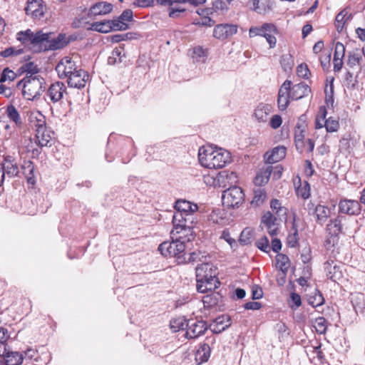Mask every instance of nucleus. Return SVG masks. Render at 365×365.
I'll use <instances>...</instances> for the list:
<instances>
[{"instance_id":"f257e3e1","label":"nucleus","mask_w":365,"mask_h":365,"mask_svg":"<svg viewBox=\"0 0 365 365\" xmlns=\"http://www.w3.org/2000/svg\"><path fill=\"white\" fill-rule=\"evenodd\" d=\"M176 212L173 216V229L170 235H174L185 232L188 240L194 239L192 229L197 222L195 212L198 210L196 204L185 200H178L175 202Z\"/></svg>"},{"instance_id":"f03ea898","label":"nucleus","mask_w":365,"mask_h":365,"mask_svg":"<svg viewBox=\"0 0 365 365\" xmlns=\"http://www.w3.org/2000/svg\"><path fill=\"white\" fill-rule=\"evenodd\" d=\"M200 165L208 169H218L230 162V153L222 148L212 145H204L198 150Z\"/></svg>"},{"instance_id":"7ed1b4c3","label":"nucleus","mask_w":365,"mask_h":365,"mask_svg":"<svg viewBox=\"0 0 365 365\" xmlns=\"http://www.w3.org/2000/svg\"><path fill=\"white\" fill-rule=\"evenodd\" d=\"M197 290L205 293L213 291L220 285L216 267L211 263L203 262L195 268Z\"/></svg>"},{"instance_id":"20e7f679","label":"nucleus","mask_w":365,"mask_h":365,"mask_svg":"<svg viewBox=\"0 0 365 365\" xmlns=\"http://www.w3.org/2000/svg\"><path fill=\"white\" fill-rule=\"evenodd\" d=\"M172 242H164L159 245L158 250L165 257H173L176 259L178 264H182L186 262L185 257V241L190 242L185 236V232L174 235H171Z\"/></svg>"},{"instance_id":"39448f33","label":"nucleus","mask_w":365,"mask_h":365,"mask_svg":"<svg viewBox=\"0 0 365 365\" xmlns=\"http://www.w3.org/2000/svg\"><path fill=\"white\" fill-rule=\"evenodd\" d=\"M48 33H43L42 31L33 32L31 29L24 31H19L16 34V38L25 47L34 52L48 51Z\"/></svg>"},{"instance_id":"423d86ee","label":"nucleus","mask_w":365,"mask_h":365,"mask_svg":"<svg viewBox=\"0 0 365 365\" xmlns=\"http://www.w3.org/2000/svg\"><path fill=\"white\" fill-rule=\"evenodd\" d=\"M44 79L38 76L26 75L17 83V87L22 86V95L29 100L33 101L38 98L44 91Z\"/></svg>"},{"instance_id":"0eeeda50","label":"nucleus","mask_w":365,"mask_h":365,"mask_svg":"<svg viewBox=\"0 0 365 365\" xmlns=\"http://www.w3.org/2000/svg\"><path fill=\"white\" fill-rule=\"evenodd\" d=\"M222 200L227 207H238L245 200V194L241 187L233 186L223 191Z\"/></svg>"},{"instance_id":"6e6552de","label":"nucleus","mask_w":365,"mask_h":365,"mask_svg":"<svg viewBox=\"0 0 365 365\" xmlns=\"http://www.w3.org/2000/svg\"><path fill=\"white\" fill-rule=\"evenodd\" d=\"M78 69L76 62L69 56L61 59L56 66V71L60 78H68Z\"/></svg>"},{"instance_id":"1a4fd4ad","label":"nucleus","mask_w":365,"mask_h":365,"mask_svg":"<svg viewBox=\"0 0 365 365\" xmlns=\"http://www.w3.org/2000/svg\"><path fill=\"white\" fill-rule=\"evenodd\" d=\"M66 94V86L61 81L51 83L46 91V96L53 103L61 102Z\"/></svg>"},{"instance_id":"9d476101","label":"nucleus","mask_w":365,"mask_h":365,"mask_svg":"<svg viewBox=\"0 0 365 365\" xmlns=\"http://www.w3.org/2000/svg\"><path fill=\"white\" fill-rule=\"evenodd\" d=\"M237 181L236 173L229 170L220 172L214 180V185L222 188L233 187Z\"/></svg>"},{"instance_id":"9b49d317","label":"nucleus","mask_w":365,"mask_h":365,"mask_svg":"<svg viewBox=\"0 0 365 365\" xmlns=\"http://www.w3.org/2000/svg\"><path fill=\"white\" fill-rule=\"evenodd\" d=\"M187 326L186 336L189 339H197L203 335L208 329L207 323L202 320H189Z\"/></svg>"},{"instance_id":"f8f14e48","label":"nucleus","mask_w":365,"mask_h":365,"mask_svg":"<svg viewBox=\"0 0 365 365\" xmlns=\"http://www.w3.org/2000/svg\"><path fill=\"white\" fill-rule=\"evenodd\" d=\"M46 6L42 0H32L25 8L26 14L34 19L41 20L44 17Z\"/></svg>"},{"instance_id":"ddd939ff","label":"nucleus","mask_w":365,"mask_h":365,"mask_svg":"<svg viewBox=\"0 0 365 365\" xmlns=\"http://www.w3.org/2000/svg\"><path fill=\"white\" fill-rule=\"evenodd\" d=\"M361 210L357 200L343 199L339 202V212L349 215H358Z\"/></svg>"},{"instance_id":"4468645a","label":"nucleus","mask_w":365,"mask_h":365,"mask_svg":"<svg viewBox=\"0 0 365 365\" xmlns=\"http://www.w3.org/2000/svg\"><path fill=\"white\" fill-rule=\"evenodd\" d=\"M89 76L86 71L78 68L67 79L68 85L72 88H81L86 86Z\"/></svg>"},{"instance_id":"2eb2a0df","label":"nucleus","mask_w":365,"mask_h":365,"mask_svg":"<svg viewBox=\"0 0 365 365\" xmlns=\"http://www.w3.org/2000/svg\"><path fill=\"white\" fill-rule=\"evenodd\" d=\"M237 26L235 24H218L213 30V36L220 40H225L235 34Z\"/></svg>"},{"instance_id":"dca6fc26","label":"nucleus","mask_w":365,"mask_h":365,"mask_svg":"<svg viewBox=\"0 0 365 365\" xmlns=\"http://www.w3.org/2000/svg\"><path fill=\"white\" fill-rule=\"evenodd\" d=\"M272 112V106L271 104L260 103L255 108L252 117L259 123H266L268 122Z\"/></svg>"},{"instance_id":"f3484780","label":"nucleus","mask_w":365,"mask_h":365,"mask_svg":"<svg viewBox=\"0 0 365 365\" xmlns=\"http://www.w3.org/2000/svg\"><path fill=\"white\" fill-rule=\"evenodd\" d=\"M292 82L286 80L279 90L277 103L280 110H284L289 106L291 96L289 94L290 86Z\"/></svg>"},{"instance_id":"a211bd4d","label":"nucleus","mask_w":365,"mask_h":365,"mask_svg":"<svg viewBox=\"0 0 365 365\" xmlns=\"http://www.w3.org/2000/svg\"><path fill=\"white\" fill-rule=\"evenodd\" d=\"M206 341L200 346L195 354V360L199 364L208 361L211 352L210 344L215 342V337L213 336L207 337Z\"/></svg>"},{"instance_id":"6ab92c4d","label":"nucleus","mask_w":365,"mask_h":365,"mask_svg":"<svg viewBox=\"0 0 365 365\" xmlns=\"http://www.w3.org/2000/svg\"><path fill=\"white\" fill-rule=\"evenodd\" d=\"M53 132L46 126L36 131V143L40 147L48 146L53 139Z\"/></svg>"},{"instance_id":"aec40b11","label":"nucleus","mask_w":365,"mask_h":365,"mask_svg":"<svg viewBox=\"0 0 365 365\" xmlns=\"http://www.w3.org/2000/svg\"><path fill=\"white\" fill-rule=\"evenodd\" d=\"M262 30L260 36L266 38L270 48H274L277 43L275 34L277 33V30L276 26L272 24L266 23L262 26Z\"/></svg>"},{"instance_id":"412c9836","label":"nucleus","mask_w":365,"mask_h":365,"mask_svg":"<svg viewBox=\"0 0 365 365\" xmlns=\"http://www.w3.org/2000/svg\"><path fill=\"white\" fill-rule=\"evenodd\" d=\"M286 148L284 146H277L271 151L264 154L265 162L268 164L275 163L286 156Z\"/></svg>"},{"instance_id":"4be33fe9","label":"nucleus","mask_w":365,"mask_h":365,"mask_svg":"<svg viewBox=\"0 0 365 365\" xmlns=\"http://www.w3.org/2000/svg\"><path fill=\"white\" fill-rule=\"evenodd\" d=\"M311 92L310 88L304 83L290 86L289 94L291 100H299L307 96Z\"/></svg>"},{"instance_id":"5701e85b","label":"nucleus","mask_w":365,"mask_h":365,"mask_svg":"<svg viewBox=\"0 0 365 365\" xmlns=\"http://www.w3.org/2000/svg\"><path fill=\"white\" fill-rule=\"evenodd\" d=\"M113 9V5L110 3L101 1L93 5L88 14L90 18L97 15H105L110 13Z\"/></svg>"},{"instance_id":"b1692460","label":"nucleus","mask_w":365,"mask_h":365,"mask_svg":"<svg viewBox=\"0 0 365 365\" xmlns=\"http://www.w3.org/2000/svg\"><path fill=\"white\" fill-rule=\"evenodd\" d=\"M231 325L230 319L225 315H221L217 317L210 324L211 331L215 334H219L225 331Z\"/></svg>"},{"instance_id":"393cba45","label":"nucleus","mask_w":365,"mask_h":365,"mask_svg":"<svg viewBox=\"0 0 365 365\" xmlns=\"http://www.w3.org/2000/svg\"><path fill=\"white\" fill-rule=\"evenodd\" d=\"M28 120L33 128L37 131L41 127L46 125L45 116L39 111L34 110L28 113Z\"/></svg>"},{"instance_id":"a878e982","label":"nucleus","mask_w":365,"mask_h":365,"mask_svg":"<svg viewBox=\"0 0 365 365\" xmlns=\"http://www.w3.org/2000/svg\"><path fill=\"white\" fill-rule=\"evenodd\" d=\"M49 34V37H48V50H58L63 48L65 47L69 42V41L67 39V37L66 34H60L58 35L56 38H51V34Z\"/></svg>"},{"instance_id":"bb28decb","label":"nucleus","mask_w":365,"mask_h":365,"mask_svg":"<svg viewBox=\"0 0 365 365\" xmlns=\"http://www.w3.org/2000/svg\"><path fill=\"white\" fill-rule=\"evenodd\" d=\"M277 218L270 212H265L262 217L261 222L266 227L268 233L272 236H274L277 233V227H276Z\"/></svg>"},{"instance_id":"cd10ccee","label":"nucleus","mask_w":365,"mask_h":365,"mask_svg":"<svg viewBox=\"0 0 365 365\" xmlns=\"http://www.w3.org/2000/svg\"><path fill=\"white\" fill-rule=\"evenodd\" d=\"M324 270L327 277L334 282H336L342 277L340 267L333 261H327L324 264Z\"/></svg>"},{"instance_id":"c85d7f7f","label":"nucleus","mask_w":365,"mask_h":365,"mask_svg":"<svg viewBox=\"0 0 365 365\" xmlns=\"http://www.w3.org/2000/svg\"><path fill=\"white\" fill-rule=\"evenodd\" d=\"M272 170L273 166L272 165H267L266 168H263L255 178V184L257 186H262L266 184L272 175Z\"/></svg>"},{"instance_id":"c756f323","label":"nucleus","mask_w":365,"mask_h":365,"mask_svg":"<svg viewBox=\"0 0 365 365\" xmlns=\"http://www.w3.org/2000/svg\"><path fill=\"white\" fill-rule=\"evenodd\" d=\"M351 303L356 313L365 315V299L361 293L351 294Z\"/></svg>"},{"instance_id":"7c9ffc66","label":"nucleus","mask_w":365,"mask_h":365,"mask_svg":"<svg viewBox=\"0 0 365 365\" xmlns=\"http://www.w3.org/2000/svg\"><path fill=\"white\" fill-rule=\"evenodd\" d=\"M299 234L296 220L294 218L292 226L287 237V244L289 247H296L299 245Z\"/></svg>"},{"instance_id":"2f4dec72","label":"nucleus","mask_w":365,"mask_h":365,"mask_svg":"<svg viewBox=\"0 0 365 365\" xmlns=\"http://www.w3.org/2000/svg\"><path fill=\"white\" fill-rule=\"evenodd\" d=\"M5 360L6 365H21L24 360V357L23 353L9 351L5 355Z\"/></svg>"},{"instance_id":"473e14b6","label":"nucleus","mask_w":365,"mask_h":365,"mask_svg":"<svg viewBox=\"0 0 365 365\" xmlns=\"http://www.w3.org/2000/svg\"><path fill=\"white\" fill-rule=\"evenodd\" d=\"M330 210L321 205H318L314 209V215L317 217V222L320 225H323L330 215Z\"/></svg>"},{"instance_id":"72a5a7b5","label":"nucleus","mask_w":365,"mask_h":365,"mask_svg":"<svg viewBox=\"0 0 365 365\" xmlns=\"http://www.w3.org/2000/svg\"><path fill=\"white\" fill-rule=\"evenodd\" d=\"M341 220L342 217L338 216L336 218L330 220L327 226V230L329 235L337 237L341 232Z\"/></svg>"},{"instance_id":"f704fd0d","label":"nucleus","mask_w":365,"mask_h":365,"mask_svg":"<svg viewBox=\"0 0 365 365\" xmlns=\"http://www.w3.org/2000/svg\"><path fill=\"white\" fill-rule=\"evenodd\" d=\"M6 114L9 120L15 123L17 127H21L23 124L21 118L17 109L13 105L7 106Z\"/></svg>"},{"instance_id":"c9c22d12","label":"nucleus","mask_w":365,"mask_h":365,"mask_svg":"<svg viewBox=\"0 0 365 365\" xmlns=\"http://www.w3.org/2000/svg\"><path fill=\"white\" fill-rule=\"evenodd\" d=\"M21 169L23 170V173L28 182V183L31 185L35 184V178H34V165L32 162L28 161L25 162L24 165L21 166Z\"/></svg>"},{"instance_id":"e433bc0d","label":"nucleus","mask_w":365,"mask_h":365,"mask_svg":"<svg viewBox=\"0 0 365 365\" xmlns=\"http://www.w3.org/2000/svg\"><path fill=\"white\" fill-rule=\"evenodd\" d=\"M361 60L362 54L361 51L359 49H356L348 53L346 64L349 68H353L356 66H359Z\"/></svg>"},{"instance_id":"4c0bfd02","label":"nucleus","mask_w":365,"mask_h":365,"mask_svg":"<svg viewBox=\"0 0 365 365\" xmlns=\"http://www.w3.org/2000/svg\"><path fill=\"white\" fill-rule=\"evenodd\" d=\"M207 50L201 46H196L193 48L192 51V58L195 62L204 63L207 57Z\"/></svg>"},{"instance_id":"58836bf2","label":"nucleus","mask_w":365,"mask_h":365,"mask_svg":"<svg viewBox=\"0 0 365 365\" xmlns=\"http://www.w3.org/2000/svg\"><path fill=\"white\" fill-rule=\"evenodd\" d=\"M351 14L346 9L342 10L339 12L335 19V26L339 32H341L344 28L345 23L350 19Z\"/></svg>"},{"instance_id":"ea45409f","label":"nucleus","mask_w":365,"mask_h":365,"mask_svg":"<svg viewBox=\"0 0 365 365\" xmlns=\"http://www.w3.org/2000/svg\"><path fill=\"white\" fill-rule=\"evenodd\" d=\"M111 21H97L91 24V29L101 33H108L113 30Z\"/></svg>"},{"instance_id":"a19ab883","label":"nucleus","mask_w":365,"mask_h":365,"mask_svg":"<svg viewBox=\"0 0 365 365\" xmlns=\"http://www.w3.org/2000/svg\"><path fill=\"white\" fill-rule=\"evenodd\" d=\"M210 258L208 255H206L205 252H202L201 251H195L193 252L189 253L188 257H186V262H207V259Z\"/></svg>"},{"instance_id":"79ce46f5","label":"nucleus","mask_w":365,"mask_h":365,"mask_svg":"<svg viewBox=\"0 0 365 365\" xmlns=\"http://www.w3.org/2000/svg\"><path fill=\"white\" fill-rule=\"evenodd\" d=\"M267 198V193L264 189L258 188L254 191V196L251 201V205L258 207L263 204Z\"/></svg>"},{"instance_id":"37998d69","label":"nucleus","mask_w":365,"mask_h":365,"mask_svg":"<svg viewBox=\"0 0 365 365\" xmlns=\"http://www.w3.org/2000/svg\"><path fill=\"white\" fill-rule=\"evenodd\" d=\"M5 175H6L9 178H14L19 173V168L16 163H13L11 160L5 158V163L2 165Z\"/></svg>"},{"instance_id":"c03bdc74","label":"nucleus","mask_w":365,"mask_h":365,"mask_svg":"<svg viewBox=\"0 0 365 365\" xmlns=\"http://www.w3.org/2000/svg\"><path fill=\"white\" fill-rule=\"evenodd\" d=\"M270 207L272 211L279 217H286L287 214V209L282 206L281 202L277 199H273L270 202Z\"/></svg>"},{"instance_id":"a18cd8bd","label":"nucleus","mask_w":365,"mask_h":365,"mask_svg":"<svg viewBox=\"0 0 365 365\" xmlns=\"http://www.w3.org/2000/svg\"><path fill=\"white\" fill-rule=\"evenodd\" d=\"M187 321H186L184 318L179 317L172 319L170 321V327L173 332H177L181 329L187 328Z\"/></svg>"},{"instance_id":"49530a36","label":"nucleus","mask_w":365,"mask_h":365,"mask_svg":"<svg viewBox=\"0 0 365 365\" xmlns=\"http://www.w3.org/2000/svg\"><path fill=\"white\" fill-rule=\"evenodd\" d=\"M298 197L306 200L310 196V185L307 181H304L300 183V185L296 190Z\"/></svg>"},{"instance_id":"de8ad7c7","label":"nucleus","mask_w":365,"mask_h":365,"mask_svg":"<svg viewBox=\"0 0 365 365\" xmlns=\"http://www.w3.org/2000/svg\"><path fill=\"white\" fill-rule=\"evenodd\" d=\"M277 267L280 271H288L289 267V257L283 254H279L276 257Z\"/></svg>"},{"instance_id":"09e8293b","label":"nucleus","mask_w":365,"mask_h":365,"mask_svg":"<svg viewBox=\"0 0 365 365\" xmlns=\"http://www.w3.org/2000/svg\"><path fill=\"white\" fill-rule=\"evenodd\" d=\"M254 237V230L250 227L245 228L240 236L239 241L242 245H248Z\"/></svg>"},{"instance_id":"8fccbe9b","label":"nucleus","mask_w":365,"mask_h":365,"mask_svg":"<svg viewBox=\"0 0 365 365\" xmlns=\"http://www.w3.org/2000/svg\"><path fill=\"white\" fill-rule=\"evenodd\" d=\"M280 63L284 71L287 72L291 71L294 66V60L292 56L289 53L282 55L281 57Z\"/></svg>"},{"instance_id":"3c124183","label":"nucleus","mask_w":365,"mask_h":365,"mask_svg":"<svg viewBox=\"0 0 365 365\" xmlns=\"http://www.w3.org/2000/svg\"><path fill=\"white\" fill-rule=\"evenodd\" d=\"M313 326L317 333L323 334L327 331V320L324 317H318L314 320Z\"/></svg>"},{"instance_id":"603ef678","label":"nucleus","mask_w":365,"mask_h":365,"mask_svg":"<svg viewBox=\"0 0 365 365\" xmlns=\"http://www.w3.org/2000/svg\"><path fill=\"white\" fill-rule=\"evenodd\" d=\"M219 294L217 293H212L205 296L202 299L205 307H210L215 306L219 302Z\"/></svg>"},{"instance_id":"864d4df0","label":"nucleus","mask_w":365,"mask_h":365,"mask_svg":"<svg viewBox=\"0 0 365 365\" xmlns=\"http://www.w3.org/2000/svg\"><path fill=\"white\" fill-rule=\"evenodd\" d=\"M327 115V110L324 107L320 108V110L317 114V116L316 118V128H322L324 126L325 123V118Z\"/></svg>"},{"instance_id":"5fc2aeb1","label":"nucleus","mask_w":365,"mask_h":365,"mask_svg":"<svg viewBox=\"0 0 365 365\" xmlns=\"http://www.w3.org/2000/svg\"><path fill=\"white\" fill-rule=\"evenodd\" d=\"M22 353L25 360H34L36 363L39 362L36 349L29 347Z\"/></svg>"},{"instance_id":"6e6d98bb","label":"nucleus","mask_w":365,"mask_h":365,"mask_svg":"<svg viewBox=\"0 0 365 365\" xmlns=\"http://www.w3.org/2000/svg\"><path fill=\"white\" fill-rule=\"evenodd\" d=\"M324 127L327 132H335L338 130L339 124L338 120L330 117L325 120Z\"/></svg>"},{"instance_id":"4d7b16f0","label":"nucleus","mask_w":365,"mask_h":365,"mask_svg":"<svg viewBox=\"0 0 365 365\" xmlns=\"http://www.w3.org/2000/svg\"><path fill=\"white\" fill-rule=\"evenodd\" d=\"M16 77V73L10 70L9 68H6L3 70L1 78H0V83H4L6 81H14Z\"/></svg>"},{"instance_id":"13d9d810","label":"nucleus","mask_w":365,"mask_h":365,"mask_svg":"<svg viewBox=\"0 0 365 365\" xmlns=\"http://www.w3.org/2000/svg\"><path fill=\"white\" fill-rule=\"evenodd\" d=\"M111 22L113 23V24H112L113 30L125 31L128 29V24L123 19H120V17L112 20Z\"/></svg>"},{"instance_id":"bf43d9fd","label":"nucleus","mask_w":365,"mask_h":365,"mask_svg":"<svg viewBox=\"0 0 365 365\" xmlns=\"http://www.w3.org/2000/svg\"><path fill=\"white\" fill-rule=\"evenodd\" d=\"M255 245L263 252H269V240L265 236L257 240Z\"/></svg>"},{"instance_id":"052dcab7","label":"nucleus","mask_w":365,"mask_h":365,"mask_svg":"<svg viewBox=\"0 0 365 365\" xmlns=\"http://www.w3.org/2000/svg\"><path fill=\"white\" fill-rule=\"evenodd\" d=\"M23 50L22 49H16L14 47H9L8 48H6L5 50L2 51L0 53V56L7 58L13 56H17L21 53H22Z\"/></svg>"},{"instance_id":"680f3d73","label":"nucleus","mask_w":365,"mask_h":365,"mask_svg":"<svg viewBox=\"0 0 365 365\" xmlns=\"http://www.w3.org/2000/svg\"><path fill=\"white\" fill-rule=\"evenodd\" d=\"M297 73L298 76L304 78H307L309 77V75L310 74V71L308 68V66L304 63H302L299 66H298L297 68Z\"/></svg>"},{"instance_id":"e2e57ef3","label":"nucleus","mask_w":365,"mask_h":365,"mask_svg":"<svg viewBox=\"0 0 365 365\" xmlns=\"http://www.w3.org/2000/svg\"><path fill=\"white\" fill-rule=\"evenodd\" d=\"M345 54V47L341 42H337L335 44V51L334 58H343Z\"/></svg>"},{"instance_id":"0e129e2a","label":"nucleus","mask_w":365,"mask_h":365,"mask_svg":"<svg viewBox=\"0 0 365 365\" xmlns=\"http://www.w3.org/2000/svg\"><path fill=\"white\" fill-rule=\"evenodd\" d=\"M221 238L225 240L232 248L237 246V242L230 236V232L227 230L222 231Z\"/></svg>"},{"instance_id":"69168bd1","label":"nucleus","mask_w":365,"mask_h":365,"mask_svg":"<svg viewBox=\"0 0 365 365\" xmlns=\"http://www.w3.org/2000/svg\"><path fill=\"white\" fill-rule=\"evenodd\" d=\"M282 118L279 115H273L269 120V125L273 129H277L281 126Z\"/></svg>"},{"instance_id":"338daca9","label":"nucleus","mask_w":365,"mask_h":365,"mask_svg":"<svg viewBox=\"0 0 365 365\" xmlns=\"http://www.w3.org/2000/svg\"><path fill=\"white\" fill-rule=\"evenodd\" d=\"M309 302L312 307H317L324 303V297L322 294L319 292L313 298H310Z\"/></svg>"},{"instance_id":"774afa93","label":"nucleus","mask_w":365,"mask_h":365,"mask_svg":"<svg viewBox=\"0 0 365 365\" xmlns=\"http://www.w3.org/2000/svg\"><path fill=\"white\" fill-rule=\"evenodd\" d=\"M213 9L215 11H221L223 13L227 10L226 4L222 0H217L213 3Z\"/></svg>"}]
</instances>
